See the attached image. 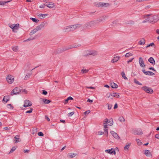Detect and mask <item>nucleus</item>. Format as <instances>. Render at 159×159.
<instances>
[{
	"mask_svg": "<svg viewBox=\"0 0 159 159\" xmlns=\"http://www.w3.org/2000/svg\"><path fill=\"white\" fill-rule=\"evenodd\" d=\"M46 23L43 22L40 25L36 26L35 28L32 30L30 33V35L31 36L36 33L38 31L41 30L43 28L46 24Z\"/></svg>",
	"mask_w": 159,
	"mask_h": 159,
	"instance_id": "f257e3e1",
	"label": "nucleus"
},
{
	"mask_svg": "<svg viewBox=\"0 0 159 159\" xmlns=\"http://www.w3.org/2000/svg\"><path fill=\"white\" fill-rule=\"evenodd\" d=\"M80 46V44H75L73 45H70L68 46L67 47H63L62 49H61L60 50H58V52L59 53L62 52L64 51H66L68 49H70L74 48H76L79 47Z\"/></svg>",
	"mask_w": 159,
	"mask_h": 159,
	"instance_id": "f03ea898",
	"label": "nucleus"
},
{
	"mask_svg": "<svg viewBox=\"0 0 159 159\" xmlns=\"http://www.w3.org/2000/svg\"><path fill=\"white\" fill-rule=\"evenodd\" d=\"M110 4L108 3L99 2L96 3L95 6L98 7H105L109 6Z\"/></svg>",
	"mask_w": 159,
	"mask_h": 159,
	"instance_id": "7ed1b4c3",
	"label": "nucleus"
},
{
	"mask_svg": "<svg viewBox=\"0 0 159 159\" xmlns=\"http://www.w3.org/2000/svg\"><path fill=\"white\" fill-rule=\"evenodd\" d=\"M95 25L96 23L94 21H90L85 24L84 26L85 28L87 29H89L91 27H93Z\"/></svg>",
	"mask_w": 159,
	"mask_h": 159,
	"instance_id": "20e7f679",
	"label": "nucleus"
},
{
	"mask_svg": "<svg viewBox=\"0 0 159 159\" xmlns=\"http://www.w3.org/2000/svg\"><path fill=\"white\" fill-rule=\"evenodd\" d=\"M132 133L134 134L141 135L143 134V132L140 129H132Z\"/></svg>",
	"mask_w": 159,
	"mask_h": 159,
	"instance_id": "39448f33",
	"label": "nucleus"
},
{
	"mask_svg": "<svg viewBox=\"0 0 159 159\" xmlns=\"http://www.w3.org/2000/svg\"><path fill=\"white\" fill-rule=\"evenodd\" d=\"M19 24H16L10 25H9V27L12 29V31L14 32H16V31H15L16 30H18L19 27Z\"/></svg>",
	"mask_w": 159,
	"mask_h": 159,
	"instance_id": "423d86ee",
	"label": "nucleus"
},
{
	"mask_svg": "<svg viewBox=\"0 0 159 159\" xmlns=\"http://www.w3.org/2000/svg\"><path fill=\"white\" fill-rule=\"evenodd\" d=\"M71 31L74 30L76 29H77L81 27L82 26L81 25L77 24L74 25H69Z\"/></svg>",
	"mask_w": 159,
	"mask_h": 159,
	"instance_id": "0eeeda50",
	"label": "nucleus"
},
{
	"mask_svg": "<svg viewBox=\"0 0 159 159\" xmlns=\"http://www.w3.org/2000/svg\"><path fill=\"white\" fill-rule=\"evenodd\" d=\"M142 89L148 93L152 94L153 92V90L151 88H149L147 86L143 87Z\"/></svg>",
	"mask_w": 159,
	"mask_h": 159,
	"instance_id": "6e6552de",
	"label": "nucleus"
},
{
	"mask_svg": "<svg viewBox=\"0 0 159 159\" xmlns=\"http://www.w3.org/2000/svg\"><path fill=\"white\" fill-rule=\"evenodd\" d=\"M6 80L8 83L9 84H11L14 81V78L13 76L11 75H9L7 76Z\"/></svg>",
	"mask_w": 159,
	"mask_h": 159,
	"instance_id": "1a4fd4ad",
	"label": "nucleus"
},
{
	"mask_svg": "<svg viewBox=\"0 0 159 159\" xmlns=\"http://www.w3.org/2000/svg\"><path fill=\"white\" fill-rule=\"evenodd\" d=\"M21 92V90L20 88L19 87H17L15 88L14 89H13V90L11 92V95H13L14 94H17Z\"/></svg>",
	"mask_w": 159,
	"mask_h": 159,
	"instance_id": "9d476101",
	"label": "nucleus"
},
{
	"mask_svg": "<svg viewBox=\"0 0 159 159\" xmlns=\"http://www.w3.org/2000/svg\"><path fill=\"white\" fill-rule=\"evenodd\" d=\"M108 121V119L107 118L104 121L103 126L104 128V131L107 133V134H108V129L107 128V124Z\"/></svg>",
	"mask_w": 159,
	"mask_h": 159,
	"instance_id": "9b49d317",
	"label": "nucleus"
},
{
	"mask_svg": "<svg viewBox=\"0 0 159 159\" xmlns=\"http://www.w3.org/2000/svg\"><path fill=\"white\" fill-rule=\"evenodd\" d=\"M32 105V103L28 100H26L24 102L23 106L25 107H30Z\"/></svg>",
	"mask_w": 159,
	"mask_h": 159,
	"instance_id": "f8f14e48",
	"label": "nucleus"
},
{
	"mask_svg": "<svg viewBox=\"0 0 159 159\" xmlns=\"http://www.w3.org/2000/svg\"><path fill=\"white\" fill-rule=\"evenodd\" d=\"M105 152L110 154H113L115 155L116 154V151L113 148H111V149L106 150L105 151Z\"/></svg>",
	"mask_w": 159,
	"mask_h": 159,
	"instance_id": "ddd939ff",
	"label": "nucleus"
},
{
	"mask_svg": "<svg viewBox=\"0 0 159 159\" xmlns=\"http://www.w3.org/2000/svg\"><path fill=\"white\" fill-rule=\"evenodd\" d=\"M86 54H85V56L88 55H92L94 56L97 54V52L93 51H86Z\"/></svg>",
	"mask_w": 159,
	"mask_h": 159,
	"instance_id": "4468645a",
	"label": "nucleus"
},
{
	"mask_svg": "<svg viewBox=\"0 0 159 159\" xmlns=\"http://www.w3.org/2000/svg\"><path fill=\"white\" fill-rule=\"evenodd\" d=\"M46 6L48 7L51 8H55V5L52 2H49L48 4H47Z\"/></svg>",
	"mask_w": 159,
	"mask_h": 159,
	"instance_id": "2eb2a0df",
	"label": "nucleus"
},
{
	"mask_svg": "<svg viewBox=\"0 0 159 159\" xmlns=\"http://www.w3.org/2000/svg\"><path fill=\"white\" fill-rule=\"evenodd\" d=\"M139 63L141 67H145V65L144 64V61L141 57H140L139 59Z\"/></svg>",
	"mask_w": 159,
	"mask_h": 159,
	"instance_id": "dca6fc26",
	"label": "nucleus"
},
{
	"mask_svg": "<svg viewBox=\"0 0 159 159\" xmlns=\"http://www.w3.org/2000/svg\"><path fill=\"white\" fill-rule=\"evenodd\" d=\"M110 133L113 137H114L115 139H120V137L116 133L113 131H111Z\"/></svg>",
	"mask_w": 159,
	"mask_h": 159,
	"instance_id": "f3484780",
	"label": "nucleus"
},
{
	"mask_svg": "<svg viewBox=\"0 0 159 159\" xmlns=\"http://www.w3.org/2000/svg\"><path fill=\"white\" fill-rule=\"evenodd\" d=\"M143 72L145 75H153L155 74L152 72L150 71H146L145 69H143L142 70Z\"/></svg>",
	"mask_w": 159,
	"mask_h": 159,
	"instance_id": "a211bd4d",
	"label": "nucleus"
},
{
	"mask_svg": "<svg viewBox=\"0 0 159 159\" xmlns=\"http://www.w3.org/2000/svg\"><path fill=\"white\" fill-rule=\"evenodd\" d=\"M144 154L148 157H150L152 156L151 152L148 150H146L144 151Z\"/></svg>",
	"mask_w": 159,
	"mask_h": 159,
	"instance_id": "6ab92c4d",
	"label": "nucleus"
},
{
	"mask_svg": "<svg viewBox=\"0 0 159 159\" xmlns=\"http://www.w3.org/2000/svg\"><path fill=\"white\" fill-rule=\"evenodd\" d=\"M63 30L64 32H67L71 31L69 25L64 27Z\"/></svg>",
	"mask_w": 159,
	"mask_h": 159,
	"instance_id": "aec40b11",
	"label": "nucleus"
},
{
	"mask_svg": "<svg viewBox=\"0 0 159 159\" xmlns=\"http://www.w3.org/2000/svg\"><path fill=\"white\" fill-rule=\"evenodd\" d=\"M120 58L119 56H116L114 57L111 60V62L112 63H114L117 62Z\"/></svg>",
	"mask_w": 159,
	"mask_h": 159,
	"instance_id": "412c9836",
	"label": "nucleus"
},
{
	"mask_svg": "<svg viewBox=\"0 0 159 159\" xmlns=\"http://www.w3.org/2000/svg\"><path fill=\"white\" fill-rule=\"evenodd\" d=\"M111 98H112L113 97H114L116 98H119L120 97L119 93H113L111 94Z\"/></svg>",
	"mask_w": 159,
	"mask_h": 159,
	"instance_id": "4be33fe9",
	"label": "nucleus"
},
{
	"mask_svg": "<svg viewBox=\"0 0 159 159\" xmlns=\"http://www.w3.org/2000/svg\"><path fill=\"white\" fill-rule=\"evenodd\" d=\"M153 19L154 23H155L159 20V16L157 15H155L153 16Z\"/></svg>",
	"mask_w": 159,
	"mask_h": 159,
	"instance_id": "5701e85b",
	"label": "nucleus"
},
{
	"mask_svg": "<svg viewBox=\"0 0 159 159\" xmlns=\"http://www.w3.org/2000/svg\"><path fill=\"white\" fill-rule=\"evenodd\" d=\"M138 43L139 45H143L145 43V40L144 38H143Z\"/></svg>",
	"mask_w": 159,
	"mask_h": 159,
	"instance_id": "b1692460",
	"label": "nucleus"
},
{
	"mask_svg": "<svg viewBox=\"0 0 159 159\" xmlns=\"http://www.w3.org/2000/svg\"><path fill=\"white\" fill-rule=\"evenodd\" d=\"M40 100L41 101H42L45 104H48L50 103L51 102L50 100L48 99L40 98Z\"/></svg>",
	"mask_w": 159,
	"mask_h": 159,
	"instance_id": "393cba45",
	"label": "nucleus"
},
{
	"mask_svg": "<svg viewBox=\"0 0 159 159\" xmlns=\"http://www.w3.org/2000/svg\"><path fill=\"white\" fill-rule=\"evenodd\" d=\"M148 61L152 64H155V61L153 58L152 57H150L148 59Z\"/></svg>",
	"mask_w": 159,
	"mask_h": 159,
	"instance_id": "a878e982",
	"label": "nucleus"
},
{
	"mask_svg": "<svg viewBox=\"0 0 159 159\" xmlns=\"http://www.w3.org/2000/svg\"><path fill=\"white\" fill-rule=\"evenodd\" d=\"M48 16V14H39L38 15V16L40 17V18L41 19H43L46 16Z\"/></svg>",
	"mask_w": 159,
	"mask_h": 159,
	"instance_id": "bb28decb",
	"label": "nucleus"
},
{
	"mask_svg": "<svg viewBox=\"0 0 159 159\" xmlns=\"http://www.w3.org/2000/svg\"><path fill=\"white\" fill-rule=\"evenodd\" d=\"M70 100H73V98L70 96L68 97L65 100L64 102V104H66L68 102V101Z\"/></svg>",
	"mask_w": 159,
	"mask_h": 159,
	"instance_id": "cd10ccee",
	"label": "nucleus"
},
{
	"mask_svg": "<svg viewBox=\"0 0 159 159\" xmlns=\"http://www.w3.org/2000/svg\"><path fill=\"white\" fill-rule=\"evenodd\" d=\"M110 85L112 88L116 89L118 87V85L114 83H111Z\"/></svg>",
	"mask_w": 159,
	"mask_h": 159,
	"instance_id": "c85d7f7f",
	"label": "nucleus"
},
{
	"mask_svg": "<svg viewBox=\"0 0 159 159\" xmlns=\"http://www.w3.org/2000/svg\"><path fill=\"white\" fill-rule=\"evenodd\" d=\"M9 100V98L8 96H5L4 97L3 99V101L5 102V103L8 101Z\"/></svg>",
	"mask_w": 159,
	"mask_h": 159,
	"instance_id": "c756f323",
	"label": "nucleus"
},
{
	"mask_svg": "<svg viewBox=\"0 0 159 159\" xmlns=\"http://www.w3.org/2000/svg\"><path fill=\"white\" fill-rule=\"evenodd\" d=\"M108 123L107 125L110 126L112 125H113V121L112 119H111L110 120H108V121L107 123Z\"/></svg>",
	"mask_w": 159,
	"mask_h": 159,
	"instance_id": "7c9ffc66",
	"label": "nucleus"
},
{
	"mask_svg": "<svg viewBox=\"0 0 159 159\" xmlns=\"http://www.w3.org/2000/svg\"><path fill=\"white\" fill-rule=\"evenodd\" d=\"M77 154L74 153H69L68 154V156L70 158H73L75 157Z\"/></svg>",
	"mask_w": 159,
	"mask_h": 159,
	"instance_id": "2f4dec72",
	"label": "nucleus"
},
{
	"mask_svg": "<svg viewBox=\"0 0 159 159\" xmlns=\"http://www.w3.org/2000/svg\"><path fill=\"white\" fill-rule=\"evenodd\" d=\"M19 136L18 135H17L16 136H15V137H14V138L15 139V143H16L18 142H19L20 141H19V140L20 139L19 138Z\"/></svg>",
	"mask_w": 159,
	"mask_h": 159,
	"instance_id": "473e14b6",
	"label": "nucleus"
},
{
	"mask_svg": "<svg viewBox=\"0 0 159 159\" xmlns=\"http://www.w3.org/2000/svg\"><path fill=\"white\" fill-rule=\"evenodd\" d=\"M121 75L123 78L125 80H128V78L126 77L124 71H123L121 73Z\"/></svg>",
	"mask_w": 159,
	"mask_h": 159,
	"instance_id": "72a5a7b5",
	"label": "nucleus"
},
{
	"mask_svg": "<svg viewBox=\"0 0 159 159\" xmlns=\"http://www.w3.org/2000/svg\"><path fill=\"white\" fill-rule=\"evenodd\" d=\"M10 2V1H0V5H3L9 2Z\"/></svg>",
	"mask_w": 159,
	"mask_h": 159,
	"instance_id": "f704fd0d",
	"label": "nucleus"
},
{
	"mask_svg": "<svg viewBox=\"0 0 159 159\" xmlns=\"http://www.w3.org/2000/svg\"><path fill=\"white\" fill-rule=\"evenodd\" d=\"M30 19L32 20L33 22L36 23H38L39 21L38 20L32 17H31Z\"/></svg>",
	"mask_w": 159,
	"mask_h": 159,
	"instance_id": "c9c22d12",
	"label": "nucleus"
},
{
	"mask_svg": "<svg viewBox=\"0 0 159 159\" xmlns=\"http://www.w3.org/2000/svg\"><path fill=\"white\" fill-rule=\"evenodd\" d=\"M148 19L149 20V22L151 23H154L153 19V16L149 17Z\"/></svg>",
	"mask_w": 159,
	"mask_h": 159,
	"instance_id": "e433bc0d",
	"label": "nucleus"
},
{
	"mask_svg": "<svg viewBox=\"0 0 159 159\" xmlns=\"http://www.w3.org/2000/svg\"><path fill=\"white\" fill-rule=\"evenodd\" d=\"M130 146V143H129L128 144L126 145L124 147V149L125 150H128Z\"/></svg>",
	"mask_w": 159,
	"mask_h": 159,
	"instance_id": "4c0bfd02",
	"label": "nucleus"
},
{
	"mask_svg": "<svg viewBox=\"0 0 159 159\" xmlns=\"http://www.w3.org/2000/svg\"><path fill=\"white\" fill-rule=\"evenodd\" d=\"M12 49L14 51L16 52L18 50V47L17 46H15L12 48Z\"/></svg>",
	"mask_w": 159,
	"mask_h": 159,
	"instance_id": "58836bf2",
	"label": "nucleus"
},
{
	"mask_svg": "<svg viewBox=\"0 0 159 159\" xmlns=\"http://www.w3.org/2000/svg\"><path fill=\"white\" fill-rule=\"evenodd\" d=\"M31 76V75L30 74H28L27 75H26L25 77V80H27Z\"/></svg>",
	"mask_w": 159,
	"mask_h": 159,
	"instance_id": "ea45409f",
	"label": "nucleus"
},
{
	"mask_svg": "<svg viewBox=\"0 0 159 159\" xmlns=\"http://www.w3.org/2000/svg\"><path fill=\"white\" fill-rule=\"evenodd\" d=\"M89 70L87 69H82V70H81V72L82 73H87L88 72V71Z\"/></svg>",
	"mask_w": 159,
	"mask_h": 159,
	"instance_id": "a19ab883",
	"label": "nucleus"
},
{
	"mask_svg": "<svg viewBox=\"0 0 159 159\" xmlns=\"http://www.w3.org/2000/svg\"><path fill=\"white\" fill-rule=\"evenodd\" d=\"M36 39V37H33V38H32V37L31 38H29V39H27L26 40L24 41V42L28 41L30 40H34V39Z\"/></svg>",
	"mask_w": 159,
	"mask_h": 159,
	"instance_id": "79ce46f5",
	"label": "nucleus"
},
{
	"mask_svg": "<svg viewBox=\"0 0 159 159\" xmlns=\"http://www.w3.org/2000/svg\"><path fill=\"white\" fill-rule=\"evenodd\" d=\"M132 56V54L130 53H127L125 55L126 57H129Z\"/></svg>",
	"mask_w": 159,
	"mask_h": 159,
	"instance_id": "37998d69",
	"label": "nucleus"
},
{
	"mask_svg": "<svg viewBox=\"0 0 159 159\" xmlns=\"http://www.w3.org/2000/svg\"><path fill=\"white\" fill-rule=\"evenodd\" d=\"M119 120L121 122L124 121H125V119L122 117H119Z\"/></svg>",
	"mask_w": 159,
	"mask_h": 159,
	"instance_id": "c03bdc74",
	"label": "nucleus"
},
{
	"mask_svg": "<svg viewBox=\"0 0 159 159\" xmlns=\"http://www.w3.org/2000/svg\"><path fill=\"white\" fill-rule=\"evenodd\" d=\"M16 149V148H15V147H12L11 150H10V152H9V154H10V153H11L12 152H14Z\"/></svg>",
	"mask_w": 159,
	"mask_h": 159,
	"instance_id": "a18cd8bd",
	"label": "nucleus"
},
{
	"mask_svg": "<svg viewBox=\"0 0 159 159\" xmlns=\"http://www.w3.org/2000/svg\"><path fill=\"white\" fill-rule=\"evenodd\" d=\"M74 111H72V112H70L68 114H67V116H72L73 115V114H74Z\"/></svg>",
	"mask_w": 159,
	"mask_h": 159,
	"instance_id": "49530a36",
	"label": "nucleus"
},
{
	"mask_svg": "<svg viewBox=\"0 0 159 159\" xmlns=\"http://www.w3.org/2000/svg\"><path fill=\"white\" fill-rule=\"evenodd\" d=\"M134 82H135V83L136 84H138L139 85H142V84L140 83L139 81H138L137 80L135 79L134 80Z\"/></svg>",
	"mask_w": 159,
	"mask_h": 159,
	"instance_id": "de8ad7c7",
	"label": "nucleus"
},
{
	"mask_svg": "<svg viewBox=\"0 0 159 159\" xmlns=\"http://www.w3.org/2000/svg\"><path fill=\"white\" fill-rule=\"evenodd\" d=\"M33 110V108H30V110L26 111L25 112V113H30L32 112Z\"/></svg>",
	"mask_w": 159,
	"mask_h": 159,
	"instance_id": "09e8293b",
	"label": "nucleus"
},
{
	"mask_svg": "<svg viewBox=\"0 0 159 159\" xmlns=\"http://www.w3.org/2000/svg\"><path fill=\"white\" fill-rule=\"evenodd\" d=\"M136 141L139 145H140L141 144V142L140 140L139 139H136Z\"/></svg>",
	"mask_w": 159,
	"mask_h": 159,
	"instance_id": "8fccbe9b",
	"label": "nucleus"
},
{
	"mask_svg": "<svg viewBox=\"0 0 159 159\" xmlns=\"http://www.w3.org/2000/svg\"><path fill=\"white\" fill-rule=\"evenodd\" d=\"M147 22H149V20L148 18H147L145 20L143 21V23H144Z\"/></svg>",
	"mask_w": 159,
	"mask_h": 159,
	"instance_id": "3c124183",
	"label": "nucleus"
},
{
	"mask_svg": "<svg viewBox=\"0 0 159 159\" xmlns=\"http://www.w3.org/2000/svg\"><path fill=\"white\" fill-rule=\"evenodd\" d=\"M38 135L40 136H43L44 135L43 133L41 132H38Z\"/></svg>",
	"mask_w": 159,
	"mask_h": 159,
	"instance_id": "603ef678",
	"label": "nucleus"
},
{
	"mask_svg": "<svg viewBox=\"0 0 159 159\" xmlns=\"http://www.w3.org/2000/svg\"><path fill=\"white\" fill-rule=\"evenodd\" d=\"M42 91H43L42 94H43L44 95H46L47 94L48 92L46 91L43 90H42Z\"/></svg>",
	"mask_w": 159,
	"mask_h": 159,
	"instance_id": "864d4df0",
	"label": "nucleus"
},
{
	"mask_svg": "<svg viewBox=\"0 0 159 159\" xmlns=\"http://www.w3.org/2000/svg\"><path fill=\"white\" fill-rule=\"evenodd\" d=\"M107 104L108 105V109H109V110L111 109L112 107V105L111 104Z\"/></svg>",
	"mask_w": 159,
	"mask_h": 159,
	"instance_id": "5fc2aeb1",
	"label": "nucleus"
},
{
	"mask_svg": "<svg viewBox=\"0 0 159 159\" xmlns=\"http://www.w3.org/2000/svg\"><path fill=\"white\" fill-rule=\"evenodd\" d=\"M103 134H104V132H102V131H98V135H101Z\"/></svg>",
	"mask_w": 159,
	"mask_h": 159,
	"instance_id": "6e6d98bb",
	"label": "nucleus"
},
{
	"mask_svg": "<svg viewBox=\"0 0 159 159\" xmlns=\"http://www.w3.org/2000/svg\"><path fill=\"white\" fill-rule=\"evenodd\" d=\"M90 112V111L89 110H88L84 112V114L85 115L86 114H89Z\"/></svg>",
	"mask_w": 159,
	"mask_h": 159,
	"instance_id": "4d7b16f0",
	"label": "nucleus"
},
{
	"mask_svg": "<svg viewBox=\"0 0 159 159\" xmlns=\"http://www.w3.org/2000/svg\"><path fill=\"white\" fill-rule=\"evenodd\" d=\"M107 96L108 98H109L110 97H111V98H112V97H111V94L110 93H107Z\"/></svg>",
	"mask_w": 159,
	"mask_h": 159,
	"instance_id": "13d9d810",
	"label": "nucleus"
},
{
	"mask_svg": "<svg viewBox=\"0 0 159 159\" xmlns=\"http://www.w3.org/2000/svg\"><path fill=\"white\" fill-rule=\"evenodd\" d=\"M149 70H153L155 71V72H156V71L155 70L154 68L153 67H150L149 68Z\"/></svg>",
	"mask_w": 159,
	"mask_h": 159,
	"instance_id": "bf43d9fd",
	"label": "nucleus"
},
{
	"mask_svg": "<svg viewBox=\"0 0 159 159\" xmlns=\"http://www.w3.org/2000/svg\"><path fill=\"white\" fill-rule=\"evenodd\" d=\"M155 137L157 139H159V134H156Z\"/></svg>",
	"mask_w": 159,
	"mask_h": 159,
	"instance_id": "052dcab7",
	"label": "nucleus"
},
{
	"mask_svg": "<svg viewBox=\"0 0 159 159\" xmlns=\"http://www.w3.org/2000/svg\"><path fill=\"white\" fill-rule=\"evenodd\" d=\"M93 100H90L89 99H88L87 101V102H93Z\"/></svg>",
	"mask_w": 159,
	"mask_h": 159,
	"instance_id": "680f3d73",
	"label": "nucleus"
},
{
	"mask_svg": "<svg viewBox=\"0 0 159 159\" xmlns=\"http://www.w3.org/2000/svg\"><path fill=\"white\" fill-rule=\"evenodd\" d=\"M45 5H46L45 4H44L40 6L39 7L42 8H44Z\"/></svg>",
	"mask_w": 159,
	"mask_h": 159,
	"instance_id": "e2e57ef3",
	"label": "nucleus"
},
{
	"mask_svg": "<svg viewBox=\"0 0 159 159\" xmlns=\"http://www.w3.org/2000/svg\"><path fill=\"white\" fill-rule=\"evenodd\" d=\"M45 119H46L48 121H50V120L49 118H48V117L47 116H45Z\"/></svg>",
	"mask_w": 159,
	"mask_h": 159,
	"instance_id": "0e129e2a",
	"label": "nucleus"
},
{
	"mask_svg": "<svg viewBox=\"0 0 159 159\" xmlns=\"http://www.w3.org/2000/svg\"><path fill=\"white\" fill-rule=\"evenodd\" d=\"M117 107H118L117 104V103H116L114 105V109H116V108H117Z\"/></svg>",
	"mask_w": 159,
	"mask_h": 159,
	"instance_id": "69168bd1",
	"label": "nucleus"
},
{
	"mask_svg": "<svg viewBox=\"0 0 159 159\" xmlns=\"http://www.w3.org/2000/svg\"><path fill=\"white\" fill-rule=\"evenodd\" d=\"M22 92L24 93H27V91L25 89L22 90Z\"/></svg>",
	"mask_w": 159,
	"mask_h": 159,
	"instance_id": "338daca9",
	"label": "nucleus"
},
{
	"mask_svg": "<svg viewBox=\"0 0 159 159\" xmlns=\"http://www.w3.org/2000/svg\"><path fill=\"white\" fill-rule=\"evenodd\" d=\"M24 152L25 153H28L30 152L29 150H24Z\"/></svg>",
	"mask_w": 159,
	"mask_h": 159,
	"instance_id": "774afa93",
	"label": "nucleus"
}]
</instances>
